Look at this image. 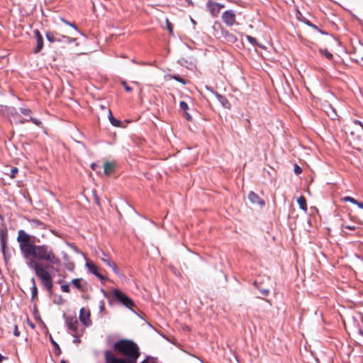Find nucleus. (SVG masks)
Segmentation results:
<instances>
[{
  "label": "nucleus",
  "mask_w": 363,
  "mask_h": 363,
  "mask_svg": "<svg viewBox=\"0 0 363 363\" xmlns=\"http://www.w3.org/2000/svg\"><path fill=\"white\" fill-rule=\"evenodd\" d=\"M33 33L36 38V46L33 50V52L37 54L39 53L43 48V38L40 32L38 29L34 30Z\"/></svg>",
  "instance_id": "0eeeda50"
},
{
  "label": "nucleus",
  "mask_w": 363,
  "mask_h": 363,
  "mask_svg": "<svg viewBox=\"0 0 363 363\" xmlns=\"http://www.w3.org/2000/svg\"><path fill=\"white\" fill-rule=\"evenodd\" d=\"M114 351L124 358L116 357L111 350H106L104 356L109 357L117 363H137L140 355L138 345L131 340L123 339L113 344Z\"/></svg>",
  "instance_id": "f03ea898"
},
{
  "label": "nucleus",
  "mask_w": 363,
  "mask_h": 363,
  "mask_svg": "<svg viewBox=\"0 0 363 363\" xmlns=\"http://www.w3.org/2000/svg\"><path fill=\"white\" fill-rule=\"evenodd\" d=\"M60 363H67L65 360H61V362Z\"/></svg>",
  "instance_id": "864d4df0"
},
{
  "label": "nucleus",
  "mask_w": 363,
  "mask_h": 363,
  "mask_svg": "<svg viewBox=\"0 0 363 363\" xmlns=\"http://www.w3.org/2000/svg\"><path fill=\"white\" fill-rule=\"evenodd\" d=\"M335 116H336V114H335V113L334 111L333 112V113H331V115H330L331 118H334Z\"/></svg>",
  "instance_id": "09e8293b"
},
{
  "label": "nucleus",
  "mask_w": 363,
  "mask_h": 363,
  "mask_svg": "<svg viewBox=\"0 0 363 363\" xmlns=\"http://www.w3.org/2000/svg\"><path fill=\"white\" fill-rule=\"evenodd\" d=\"M246 38H247V41L249 43H250L251 44H252V45H255L256 44V39L255 38H253L252 36H251V35H246Z\"/></svg>",
  "instance_id": "c756f323"
},
{
  "label": "nucleus",
  "mask_w": 363,
  "mask_h": 363,
  "mask_svg": "<svg viewBox=\"0 0 363 363\" xmlns=\"http://www.w3.org/2000/svg\"><path fill=\"white\" fill-rule=\"evenodd\" d=\"M32 286H31V296L32 298L34 299L38 295V288L36 286L35 280L34 278L31 279Z\"/></svg>",
  "instance_id": "a211bd4d"
},
{
  "label": "nucleus",
  "mask_w": 363,
  "mask_h": 363,
  "mask_svg": "<svg viewBox=\"0 0 363 363\" xmlns=\"http://www.w3.org/2000/svg\"><path fill=\"white\" fill-rule=\"evenodd\" d=\"M167 28L168 29V30L169 31V33L171 34H172V32H173V27H172V23L169 21L168 19H167Z\"/></svg>",
  "instance_id": "72a5a7b5"
},
{
  "label": "nucleus",
  "mask_w": 363,
  "mask_h": 363,
  "mask_svg": "<svg viewBox=\"0 0 363 363\" xmlns=\"http://www.w3.org/2000/svg\"><path fill=\"white\" fill-rule=\"evenodd\" d=\"M29 121H30V122L33 123L34 124H35V125H38V126H40V125L42 124V123H41V121H39V120H38V119H37V118H33V117H30V118H29Z\"/></svg>",
  "instance_id": "c85d7f7f"
},
{
  "label": "nucleus",
  "mask_w": 363,
  "mask_h": 363,
  "mask_svg": "<svg viewBox=\"0 0 363 363\" xmlns=\"http://www.w3.org/2000/svg\"><path fill=\"white\" fill-rule=\"evenodd\" d=\"M66 325L69 330L70 333L74 337L78 338L80 336V333L78 330L79 323L76 315H63Z\"/></svg>",
  "instance_id": "20e7f679"
},
{
  "label": "nucleus",
  "mask_w": 363,
  "mask_h": 363,
  "mask_svg": "<svg viewBox=\"0 0 363 363\" xmlns=\"http://www.w3.org/2000/svg\"><path fill=\"white\" fill-rule=\"evenodd\" d=\"M191 23H195V21L193 19H191Z\"/></svg>",
  "instance_id": "6e6d98bb"
},
{
  "label": "nucleus",
  "mask_w": 363,
  "mask_h": 363,
  "mask_svg": "<svg viewBox=\"0 0 363 363\" xmlns=\"http://www.w3.org/2000/svg\"><path fill=\"white\" fill-rule=\"evenodd\" d=\"M355 205H357L359 208L363 209V203L362 202H359L357 201V203H356Z\"/></svg>",
  "instance_id": "37998d69"
},
{
  "label": "nucleus",
  "mask_w": 363,
  "mask_h": 363,
  "mask_svg": "<svg viewBox=\"0 0 363 363\" xmlns=\"http://www.w3.org/2000/svg\"><path fill=\"white\" fill-rule=\"evenodd\" d=\"M46 38L48 39V40L50 43H53L55 41H56V38L54 36L53 33H50V32H48L46 33Z\"/></svg>",
  "instance_id": "393cba45"
},
{
  "label": "nucleus",
  "mask_w": 363,
  "mask_h": 363,
  "mask_svg": "<svg viewBox=\"0 0 363 363\" xmlns=\"http://www.w3.org/2000/svg\"><path fill=\"white\" fill-rule=\"evenodd\" d=\"M5 359V357H4L3 355H1V354H0V363H1V362H2V361H3V359Z\"/></svg>",
  "instance_id": "de8ad7c7"
},
{
  "label": "nucleus",
  "mask_w": 363,
  "mask_h": 363,
  "mask_svg": "<svg viewBox=\"0 0 363 363\" xmlns=\"http://www.w3.org/2000/svg\"><path fill=\"white\" fill-rule=\"evenodd\" d=\"M51 343L54 345L55 350L54 352L57 355H59L61 353V350L59 345L52 339V337H50Z\"/></svg>",
  "instance_id": "aec40b11"
},
{
  "label": "nucleus",
  "mask_w": 363,
  "mask_h": 363,
  "mask_svg": "<svg viewBox=\"0 0 363 363\" xmlns=\"http://www.w3.org/2000/svg\"><path fill=\"white\" fill-rule=\"evenodd\" d=\"M344 228H346V229H349V230H355V226L354 225H344Z\"/></svg>",
  "instance_id": "a19ab883"
},
{
  "label": "nucleus",
  "mask_w": 363,
  "mask_h": 363,
  "mask_svg": "<svg viewBox=\"0 0 363 363\" xmlns=\"http://www.w3.org/2000/svg\"><path fill=\"white\" fill-rule=\"evenodd\" d=\"M248 199L251 201L252 203H257L260 206H263L264 205V200L260 199L259 196L254 191H250L249 193Z\"/></svg>",
  "instance_id": "f8f14e48"
},
{
  "label": "nucleus",
  "mask_w": 363,
  "mask_h": 363,
  "mask_svg": "<svg viewBox=\"0 0 363 363\" xmlns=\"http://www.w3.org/2000/svg\"><path fill=\"white\" fill-rule=\"evenodd\" d=\"M13 334L16 337L20 335V332L18 331V326L16 325L14 326Z\"/></svg>",
  "instance_id": "e433bc0d"
},
{
  "label": "nucleus",
  "mask_w": 363,
  "mask_h": 363,
  "mask_svg": "<svg viewBox=\"0 0 363 363\" xmlns=\"http://www.w3.org/2000/svg\"><path fill=\"white\" fill-rule=\"evenodd\" d=\"M310 23H311L310 21H308L306 22V24H307L308 26H309V24H310Z\"/></svg>",
  "instance_id": "5fc2aeb1"
},
{
  "label": "nucleus",
  "mask_w": 363,
  "mask_h": 363,
  "mask_svg": "<svg viewBox=\"0 0 363 363\" xmlns=\"http://www.w3.org/2000/svg\"><path fill=\"white\" fill-rule=\"evenodd\" d=\"M62 21H63V22H65L66 24H67V25H69V26H72V27L73 28H74L76 30H77V28H76V26H75V25H74V23H69V22H68V21H65V20H64V19H62Z\"/></svg>",
  "instance_id": "ea45409f"
},
{
  "label": "nucleus",
  "mask_w": 363,
  "mask_h": 363,
  "mask_svg": "<svg viewBox=\"0 0 363 363\" xmlns=\"http://www.w3.org/2000/svg\"><path fill=\"white\" fill-rule=\"evenodd\" d=\"M309 26L313 28L314 29L318 30V27L315 25L313 24V23H310Z\"/></svg>",
  "instance_id": "a18cd8bd"
},
{
  "label": "nucleus",
  "mask_w": 363,
  "mask_h": 363,
  "mask_svg": "<svg viewBox=\"0 0 363 363\" xmlns=\"http://www.w3.org/2000/svg\"><path fill=\"white\" fill-rule=\"evenodd\" d=\"M179 107H180V109L184 111H186L189 108L188 104L183 101H180Z\"/></svg>",
  "instance_id": "cd10ccee"
},
{
  "label": "nucleus",
  "mask_w": 363,
  "mask_h": 363,
  "mask_svg": "<svg viewBox=\"0 0 363 363\" xmlns=\"http://www.w3.org/2000/svg\"><path fill=\"white\" fill-rule=\"evenodd\" d=\"M72 285L80 290L81 291H84V288L81 284V279H74L72 280Z\"/></svg>",
  "instance_id": "6ab92c4d"
},
{
  "label": "nucleus",
  "mask_w": 363,
  "mask_h": 363,
  "mask_svg": "<svg viewBox=\"0 0 363 363\" xmlns=\"http://www.w3.org/2000/svg\"><path fill=\"white\" fill-rule=\"evenodd\" d=\"M32 257L28 262L29 268L33 269L36 276L40 279L42 284L50 292L52 290V277L48 269L52 268L51 264L57 265L60 263L53 249L48 245H34L28 253V257Z\"/></svg>",
  "instance_id": "f257e3e1"
},
{
  "label": "nucleus",
  "mask_w": 363,
  "mask_h": 363,
  "mask_svg": "<svg viewBox=\"0 0 363 363\" xmlns=\"http://www.w3.org/2000/svg\"><path fill=\"white\" fill-rule=\"evenodd\" d=\"M123 84L126 91H128V92L131 91L132 88L130 86H128L125 82H123Z\"/></svg>",
  "instance_id": "58836bf2"
},
{
  "label": "nucleus",
  "mask_w": 363,
  "mask_h": 363,
  "mask_svg": "<svg viewBox=\"0 0 363 363\" xmlns=\"http://www.w3.org/2000/svg\"><path fill=\"white\" fill-rule=\"evenodd\" d=\"M61 289L62 291L66 292V293H69L70 291L69 286L68 284H62L61 286Z\"/></svg>",
  "instance_id": "473e14b6"
},
{
  "label": "nucleus",
  "mask_w": 363,
  "mask_h": 363,
  "mask_svg": "<svg viewBox=\"0 0 363 363\" xmlns=\"http://www.w3.org/2000/svg\"><path fill=\"white\" fill-rule=\"evenodd\" d=\"M215 95H216V97L218 99V101L221 104V105L224 108H228V109L230 108V107H231L230 103L226 99V97H225L224 96H223L218 93H216Z\"/></svg>",
  "instance_id": "ddd939ff"
},
{
  "label": "nucleus",
  "mask_w": 363,
  "mask_h": 363,
  "mask_svg": "<svg viewBox=\"0 0 363 363\" xmlns=\"http://www.w3.org/2000/svg\"><path fill=\"white\" fill-rule=\"evenodd\" d=\"M184 116L187 121H190L192 120L191 116L187 111H184Z\"/></svg>",
  "instance_id": "4c0bfd02"
},
{
  "label": "nucleus",
  "mask_w": 363,
  "mask_h": 363,
  "mask_svg": "<svg viewBox=\"0 0 363 363\" xmlns=\"http://www.w3.org/2000/svg\"><path fill=\"white\" fill-rule=\"evenodd\" d=\"M294 172L296 175H298L302 172V169L296 164L294 166Z\"/></svg>",
  "instance_id": "2f4dec72"
},
{
  "label": "nucleus",
  "mask_w": 363,
  "mask_h": 363,
  "mask_svg": "<svg viewBox=\"0 0 363 363\" xmlns=\"http://www.w3.org/2000/svg\"><path fill=\"white\" fill-rule=\"evenodd\" d=\"M28 121H29V118H26V119H23V120L21 121V123H25V122H28Z\"/></svg>",
  "instance_id": "49530a36"
},
{
  "label": "nucleus",
  "mask_w": 363,
  "mask_h": 363,
  "mask_svg": "<svg viewBox=\"0 0 363 363\" xmlns=\"http://www.w3.org/2000/svg\"><path fill=\"white\" fill-rule=\"evenodd\" d=\"M31 222L35 225L39 227L41 229H44L45 227V225L40 220L38 219H33Z\"/></svg>",
  "instance_id": "412c9836"
},
{
  "label": "nucleus",
  "mask_w": 363,
  "mask_h": 363,
  "mask_svg": "<svg viewBox=\"0 0 363 363\" xmlns=\"http://www.w3.org/2000/svg\"><path fill=\"white\" fill-rule=\"evenodd\" d=\"M86 266L88 268L89 272L94 274L99 279H101V281L106 279L105 277L101 273L99 272V268L93 262H87L86 263Z\"/></svg>",
  "instance_id": "1a4fd4ad"
},
{
  "label": "nucleus",
  "mask_w": 363,
  "mask_h": 363,
  "mask_svg": "<svg viewBox=\"0 0 363 363\" xmlns=\"http://www.w3.org/2000/svg\"><path fill=\"white\" fill-rule=\"evenodd\" d=\"M297 202L299 208L306 212L307 211V203L305 197L303 196H301L297 199Z\"/></svg>",
  "instance_id": "dca6fc26"
},
{
  "label": "nucleus",
  "mask_w": 363,
  "mask_h": 363,
  "mask_svg": "<svg viewBox=\"0 0 363 363\" xmlns=\"http://www.w3.org/2000/svg\"><path fill=\"white\" fill-rule=\"evenodd\" d=\"M342 201H344L345 202L348 201L353 204L357 203V200H356L355 199L350 197V196H345L344 198H342Z\"/></svg>",
  "instance_id": "a878e982"
},
{
  "label": "nucleus",
  "mask_w": 363,
  "mask_h": 363,
  "mask_svg": "<svg viewBox=\"0 0 363 363\" xmlns=\"http://www.w3.org/2000/svg\"><path fill=\"white\" fill-rule=\"evenodd\" d=\"M18 172V169L17 167H13L12 169H11L10 174H9L10 177L15 178Z\"/></svg>",
  "instance_id": "bb28decb"
},
{
  "label": "nucleus",
  "mask_w": 363,
  "mask_h": 363,
  "mask_svg": "<svg viewBox=\"0 0 363 363\" xmlns=\"http://www.w3.org/2000/svg\"><path fill=\"white\" fill-rule=\"evenodd\" d=\"M218 9L220 11L222 8L225 7V5L218 3Z\"/></svg>",
  "instance_id": "c03bdc74"
},
{
  "label": "nucleus",
  "mask_w": 363,
  "mask_h": 363,
  "mask_svg": "<svg viewBox=\"0 0 363 363\" xmlns=\"http://www.w3.org/2000/svg\"><path fill=\"white\" fill-rule=\"evenodd\" d=\"M104 309H105V304H104V301H101V305H100V311H103Z\"/></svg>",
  "instance_id": "79ce46f5"
},
{
  "label": "nucleus",
  "mask_w": 363,
  "mask_h": 363,
  "mask_svg": "<svg viewBox=\"0 0 363 363\" xmlns=\"http://www.w3.org/2000/svg\"><path fill=\"white\" fill-rule=\"evenodd\" d=\"M20 111L23 115H28L31 112L29 108H20Z\"/></svg>",
  "instance_id": "f704fd0d"
},
{
  "label": "nucleus",
  "mask_w": 363,
  "mask_h": 363,
  "mask_svg": "<svg viewBox=\"0 0 363 363\" xmlns=\"http://www.w3.org/2000/svg\"><path fill=\"white\" fill-rule=\"evenodd\" d=\"M358 335H359V337H358V340L361 342H363V330L362 329H359L358 330Z\"/></svg>",
  "instance_id": "c9c22d12"
},
{
  "label": "nucleus",
  "mask_w": 363,
  "mask_h": 363,
  "mask_svg": "<svg viewBox=\"0 0 363 363\" xmlns=\"http://www.w3.org/2000/svg\"><path fill=\"white\" fill-rule=\"evenodd\" d=\"M206 6L213 17H217L218 16L220 10L218 9L217 2H215L212 0H208L206 4Z\"/></svg>",
  "instance_id": "9d476101"
},
{
  "label": "nucleus",
  "mask_w": 363,
  "mask_h": 363,
  "mask_svg": "<svg viewBox=\"0 0 363 363\" xmlns=\"http://www.w3.org/2000/svg\"><path fill=\"white\" fill-rule=\"evenodd\" d=\"M320 52L325 55L328 60H331L333 58V54L330 53L328 50L326 49H321L320 50Z\"/></svg>",
  "instance_id": "4be33fe9"
},
{
  "label": "nucleus",
  "mask_w": 363,
  "mask_h": 363,
  "mask_svg": "<svg viewBox=\"0 0 363 363\" xmlns=\"http://www.w3.org/2000/svg\"><path fill=\"white\" fill-rule=\"evenodd\" d=\"M140 363H150L148 359H144L143 362H141Z\"/></svg>",
  "instance_id": "3c124183"
},
{
  "label": "nucleus",
  "mask_w": 363,
  "mask_h": 363,
  "mask_svg": "<svg viewBox=\"0 0 363 363\" xmlns=\"http://www.w3.org/2000/svg\"><path fill=\"white\" fill-rule=\"evenodd\" d=\"M73 342H75V343L79 342V337L78 338L74 337Z\"/></svg>",
  "instance_id": "8fccbe9b"
},
{
  "label": "nucleus",
  "mask_w": 363,
  "mask_h": 363,
  "mask_svg": "<svg viewBox=\"0 0 363 363\" xmlns=\"http://www.w3.org/2000/svg\"><path fill=\"white\" fill-rule=\"evenodd\" d=\"M254 284L255 285V286L257 287V289H259L260 291V292L262 293V295L264 296H267L269 291V289H260L257 284V281H255L254 282Z\"/></svg>",
  "instance_id": "5701e85b"
},
{
  "label": "nucleus",
  "mask_w": 363,
  "mask_h": 363,
  "mask_svg": "<svg viewBox=\"0 0 363 363\" xmlns=\"http://www.w3.org/2000/svg\"><path fill=\"white\" fill-rule=\"evenodd\" d=\"M92 194H93V196L94 197V201H95L96 203L98 206H100V200H99V198L98 195L96 194V191H93Z\"/></svg>",
  "instance_id": "7c9ffc66"
},
{
  "label": "nucleus",
  "mask_w": 363,
  "mask_h": 363,
  "mask_svg": "<svg viewBox=\"0 0 363 363\" xmlns=\"http://www.w3.org/2000/svg\"><path fill=\"white\" fill-rule=\"evenodd\" d=\"M108 118H109V121H110L111 123L113 126H116V127L121 126V121L114 118L113 115H112V113H111V111L110 110H108Z\"/></svg>",
  "instance_id": "f3484780"
},
{
  "label": "nucleus",
  "mask_w": 363,
  "mask_h": 363,
  "mask_svg": "<svg viewBox=\"0 0 363 363\" xmlns=\"http://www.w3.org/2000/svg\"><path fill=\"white\" fill-rule=\"evenodd\" d=\"M104 173L108 176L113 172L115 165L113 162H106L104 163Z\"/></svg>",
  "instance_id": "4468645a"
},
{
  "label": "nucleus",
  "mask_w": 363,
  "mask_h": 363,
  "mask_svg": "<svg viewBox=\"0 0 363 363\" xmlns=\"http://www.w3.org/2000/svg\"><path fill=\"white\" fill-rule=\"evenodd\" d=\"M172 78L175 79L176 81L182 83V84H186V81L184 78L181 77L179 75H177V74L173 75V76H172Z\"/></svg>",
  "instance_id": "b1692460"
},
{
  "label": "nucleus",
  "mask_w": 363,
  "mask_h": 363,
  "mask_svg": "<svg viewBox=\"0 0 363 363\" xmlns=\"http://www.w3.org/2000/svg\"><path fill=\"white\" fill-rule=\"evenodd\" d=\"M113 298L129 309H132V307L134 306L133 301L124 293L118 289L113 291Z\"/></svg>",
  "instance_id": "39448f33"
},
{
  "label": "nucleus",
  "mask_w": 363,
  "mask_h": 363,
  "mask_svg": "<svg viewBox=\"0 0 363 363\" xmlns=\"http://www.w3.org/2000/svg\"><path fill=\"white\" fill-rule=\"evenodd\" d=\"M223 21L228 26H232L235 23V14L233 11L228 10L222 14Z\"/></svg>",
  "instance_id": "423d86ee"
},
{
  "label": "nucleus",
  "mask_w": 363,
  "mask_h": 363,
  "mask_svg": "<svg viewBox=\"0 0 363 363\" xmlns=\"http://www.w3.org/2000/svg\"><path fill=\"white\" fill-rule=\"evenodd\" d=\"M91 167L92 169H95V168H94V167H95V164H92Z\"/></svg>",
  "instance_id": "603ef678"
},
{
  "label": "nucleus",
  "mask_w": 363,
  "mask_h": 363,
  "mask_svg": "<svg viewBox=\"0 0 363 363\" xmlns=\"http://www.w3.org/2000/svg\"><path fill=\"white\" fill-rule=\"evenodd\" d=\"M102 254L104 255V257H101V259L108 267H110L115 274H119V270L118 269L117 265L112 262V260L102 252Z\"/></svg>",
  "instance_id": "9b49d317"
},
{
  "label": "nucleus",
  "mask_w": 363,
  "mask_h": 363,
  "mask_svg": "<svg viewBox=\"0 0 363 363\" xmlns=\"http://www.w3.org/2000/svg\"><path fill=\"white\" fill-rule=\"evenodd\" d=\"M79 318L80 321L86 326L90 325L91 323L90 320V311L85 309L84 308H82L80 309Z\"/></svg>",
  "instance_id": "6e6552de"
},
{
  "label": "nucleus",
  "mask_w": 363,
  "mask_h": 363,
  "mask_svg": "<svg viewBox=\"0 0 363 363\" xmlns=\"http://www.w3.org/2000/svg\"><path fill=\"white\" fill-rule=\"evenodd\" d=\"M0 240H1V251H2L4 256L6 257L7 235L2 233L0 236Z\"/></svg>",
  "instance_id": "2eb2a0df"
},
{
  "label": "nucleus",
  "mask_w": 363,
  "mask_h": 363,
  "mask_svg": "<svg viewBox=\"0 0 363 363\" xmlns=\"http://www.w3.org/2000/svg\"><path fill=\"white\" fill-rule=\"evenodd\" d=\"M17 242L19 243V247L23 257L27 258L28 253H29V251L35 245L31 240V236L23 230H19L18 232Z\"/></svg>",
  "instance_id": "7ed1b4c3"
}]
</instances>
